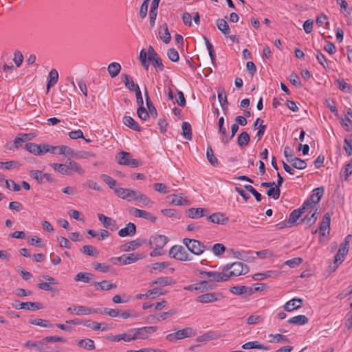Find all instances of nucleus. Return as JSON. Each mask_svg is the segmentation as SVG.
Wrapping results in <instances>:
<instances>
[{"label": "nucleus", "instance_id": "obj_10", "mask_svg": "<svg viewBox=\"0 0 352 352\" xmlns=\"http://www.w3.org/2000/svg\"><path fill=\"white\" fill-rule=\"evenodd\" d=\"M223 298L221 293H207L197 297L196 300L201 303H209Z\"/></svg>", "mask_w": 352, "mask_h": 352}, {"label": "nucleus", "instance_id": "obj_14", "mask_svg": "<svg viewBox=\"0 0 352 352\" xmlns=\"http://www.w3.org/2000/svg\"><path fill=\"white\" fill-rule=\"evenodd\" d=\"M166 199L168 201V203L171 205L175 206H186L189 205V201L186 199L184 198L180 195H170L166 197Z\"/></svg>", "mask_w": 352, "mask_h": 352}, {"label": "nucleus", "instance_id": "obj_60", "mask_svg": "<svg viewBox=\"0 0 352 352\" xmlns=\"http://www.w3.org/2000/svg\"><path fill=\"white\" fill-rule=\"evenodd\" d=\"M267 195L268 197H272L274 199H278L280 195V190L278 187H270V189L267 190Z\"/></svg>", "mask_w": 352, "mask_h": 352}, {"label": "nucleus", "instance_id": "obj_47", "mask_svg": "<svg viewBox=\"0 0 352 352\" xmlns=\"http://www.w3.org/2000/svg\"><path fill=\"white\" fill-rule=\"evenodd\" d=\"M300 216L301 215L298 213V210H294L289 214V217L287 221L288 226H293L294 225L299 224L300 223L298 222V220Z\"/></svg>", "mask_w": 352, "mask_h": 352}, {"label": "nucleus", "instance_id": "obj_7", "mask_svg": "<svg viewBox=\"0 0 352 352\" xmlns=\"http://www.w3.org/2000/svg\"><path fill=\"white\" fill-rule=\"evenodd\" d=\"M138 190L118 188L115 189V192L122 199L131 201L135 200Z\"/></svg>", "mask_w": 352, "mask_h": 352}, {"label": "nucleus", "instance_id": "obj_6", "mask_svg": "<svg viewBox=\"0 0 352 352\" xmlns=\"http://www.w3.org/2000/svg\"><path fill=\"white\" fill-rule=\"evenodd\" d=\"M199 274L207 277L210 281L225 282L228 280V276L223 270L221 272L200 270Z\"/></svg>", "mask_w": 352, "mask_h": 352}, {"label": "nucleus", "instance_id": "obj_62", "mask_svg": "<svg viewBox=\"0 0 352 352\" xmlns=\"http://www.w3.org/2000/svg\"><path fill=\"white\" fill-rule=\"evenodd\" d=\"M167 56L168 58L173 62H177L179 59V56L177 51L174 48L168 50Z\"/></svg>", "mask_w": 352, "mask_h": 352}, {"label": "nucleus", "instance_id": "obj_37", "mask_svg": "<svg viewBox=\"0 0 352 352\" xmlns=\"http://www.w3.org/2000/svg\"><path fill=\"white\" fill-rule=\"evenodd\" d=\"M250 141V137L249 134L245 131H243L242 133H241L237 138V144L241 147H244L247 146Z\"/></svg>", "mask_w": 352, "mask_h": 352}, {"label": "nucleus", "instance_id": "obj_25", "mask_svg": "<svg viewBox=\"0 0 352 352\" xmlns=\"http://www.w3.org/2000/svg\"><path fill=\"white\" fill-rule=\"evenodd\" d=\"M123 123L132 130L141 131V127L138 123L131 116H124L123 118Z\"/></svg>", "mask_w": 352, "mask_h": 352}, {"label": "nucleus", "instance_id": "obj_1", "mask_svg": "<svg viewBox=\"0 0 352 352\" xmlns=\"http://www.w3.org/2000/svg\"><path fill=\"white\" fill-rule=\"evenodd\" d=\"M223 271L228 276V280L232 276H239L248 273L249 267L241 262H234L232 264H226L223 267Z\"/></svg>", "mask_w": 352, "mask_h": 352}, {"label": "nucleus", "instance_id": "obj_61", "mask_svg": "<svg viewBox=\"0 0 352 352\" xmlns=\"http://www.w3.org/2000/svg\"><path fill=\"white\" fill-rule=\"evenodd\" d=\"M226 248L224 245L221 243H215L213 245L212 250L214 255L220 256L223 254V252L226 251Z\"/></svg>", "mask_w": 352, "mask_h": 352}, {"label": "nucleus", "instance_id": "obj_4", "mask_svg": "<svg viewBox=\"0 0 352 352\" xmlns=\"http://www.w3.org/2000/svg\"><path fill=\"white\" fill-rule=\"evenodd\" d=\"M183 243L190 252L195 255L201 254L206 249V246L196 239L185 238L183 239Z\"/></svg>", "mask_w": 352, "mask_h": 352}, {"label": "nucleus", "instance_id": "obj_32", "mask_svg": "<svg viewBox=\"0 0 352 352\" xmlns=\"http://www.w3.org/2000/svg\"><path fill=\"white\" fill-rule=\"evenodd\" d=\"M308 318L305 315H298L288 320V323L296 325H303L308 322Z\"/></svg>", "mask_w": 352, "mask_h": 352}, {"label": "nucleus", "instance_id": "obj_22", "mask_svg": "<svg viewBox=\"0 0 352 352\" xmlns=\"http://www.w3.org/2000/svg\"><path fill=\"white\" fill-rule=\"evenodd\" d=\"M145 242L146 241H142L139 239L131 241L122 245L123 250L126 252L135 250L142 246Z\"/></svg>", "mask_w": 352, "mask_h": 352}, {"label": "nucleus", "instance_id": "obj_29", "mask_svg": "<svg viewBox=\"0 0 352 352\" xmlns=\"http://www.w3.org/2000/svg\"><path fill=\"white\" fill-rule=\"evenodd\" d=\"M78 346L88 351L94 350L96 348L94 341L89 338L80 340L78 342Z\"/></svg>", "mask_w": 352, "mask_h": 352}, {"label": "nucleus", "instance_id": "obj_15", "mask_svg": "<svg viewBox=\"0 0 352 352\" xmlns=\"http://www.w3.org/2000/svg\"><path fill=\"white\" fill-rule=\"evenodd\" d=\"M168 241V238L165 235H157L151 236L149 241V245L154 244L156 248L162 249Z\"/></svg>", "mask_w": 352, "mask_h": 352}, {"label": "nucleus", "instance_id": "obj_8", "mask_svg": "<svg viewBox=\"0 0 352 352\" xmlns=\"http://www.w3.org/2000/svg\"><path fill=\"white\" fill-rule=\"evenodd\" d=\"M349 248L348 241H344L340 245L338 253L334 256V270L338 267V264L344 261V256L347 254Z\"/></svg>", "mask_w": 352, "mask_h": 352}, {"label": "nucleus", "instance_id": "obj_64", "mask_svg": "<svg viewBox=\"0 0 352 352\" xmlns=\"http://www.w3.org/2000/svg\"><path fill=\"white\" fill-rule=\"evenodd\" d=\"M302 263V259L300 257H295L292 259L287 260L285 262V264L289 267L293 268L300 265Z\"/></svg>", "mask_w": 352, "mask_h": 352}, {"label": "nucleus", "instance_id": "obj_28", "mask_svg": "<svg viewBox=\"0 0 352 352\" xmlns=\"http://www.w3.org/2000/svg\"><path fill=\"white\" fill-rule=\"evenodd\" d=\"M223 124L224 118L223 117H221L218 122L219 133L222 135L221 142L226 145L228 143V138L226 129L224 127Z\"/></svg>", "mask_w": 352, "mask_h": 352}, {"label": "nucleus", "instance_id": "obj_27", "mask_svg": "<svg viewBox=\"0 0 352 352\" xmlns=\"http://www.w3.org/2000/svg\"><path fill=\"white\" fill-rule=\"evenodd\" d=\"M44 342L43 340L40 342L28 341L24 345L27 348L36 349L38 351H45L47 349V346Z\"/></svg>", "mask_w": 352, "mask_h": 352}, {"label": "nucleus", "instance_id": "obj_34", "mask_svg": "<svg viewBox=\"0 0 352 352\" xmlns=\"http://www.w3.org/2000/svg\"><path fill=\"white\" fill-rule=\"evenodd\" d=\"M217 28L224 34L228 35L230 32V27L225 19H219L216 21Z\"/></svg>", "mask_w": 352, "mask_h": 352}, {"label": "nucleus", "instance_id": "obj_63", "mask_svg": "<svg viewBox=\"0 0 352 352\" xmlns=\"http://www.w3.org/2000/svg\"><path fill=\"white\" fill-rule=\"evenodd\" d=\"M137 114L138 117L143 120H146L148 118H149V113L144 107V106H140L138 107L137 110Z\"/></svg>", "mask_w": 352, "mask_h": 352}, {"label": "nucleus", "instance_id": "obj_23", "mask_svg": "<svg viewBox=\"0 0 352 352\" xmlns=\"http://www.w3.org/2000/svg\"><path fill=\"white\" fill-rule=\"evenodd\" d=\"M58 80V73L56 69H52L48 75L47 84V91L48 92L50 89L54 86Z\"/></svg>", "mask_w": 352, "mask_h": 352}, {"label": "nucleus", "instance_id": "obj_53", "mask_svg": "<svg viewBox=\"0 0 352 352\" xmlns=\"http://www.w3.org/2000/svg\"><path fill=\"white\" fill-rule=\"evenodd\" d=\"M69 171L71 173V170L78 173L79 175H82L84 173V170L81 167V166L76 162L75 161L70 160L68 163Z\"/></svg>", "mask_w": 352, "mask_h": 352}, {"label": "nucleus", "instance_id": "obj_30", "mask_svg": "<svg viewBox=\"0 0 352 352\" xmlns=\"http://www.w3.org/2000/svg\"><path fill=\"white\" fill-rule=\"evenodd\" d=\"M94 285L97 290L100 289L107 291L116 287V284L110 283L108 280H105L101 282H94Z\"/></svg>", "mask_w": 352, "mask_h": 352}, {"label": "nucleus", "instance_id": "obj_3", "mask_svg": "<svg viewBox=\"0 0 352 352\" xmlns=\"http://www.w3.org/2000/svg\"><path fill=\"white\" fill-rule=\"evenodd\" d=\"M195 336H196V331L191 327H186L178 330L175 333L168 334L166 336V340L170 342H175L179 340H182Z\"/></svg>", "mask_w": 352, "mask_h": 352}, {"label": "nucleus", "instance_id": "obj_19", "mask_svg": "<svg viewBox=\"0 0 352 352\" xmlns=\"http://www.w3.org/2000/svg\"><path fill=\"white\" fill-rule=\"evenodd\" d=\"M52 150V154L55 155H64L67 157H72L73 155V149L65 145L54 146Z\"/></svg>", "mask_w": 352, "mask_h": 352}, {"label": "nucleus", "instance_id": "obj_16", "mask_svg": "<svg viewBox=\"0 0 352 352\" xmlns=\"http://www.w3.org/2000/svg\"><path fill=\"white\" fill-rule=\"evenodd\" d=\"M136 233V226L133 223L129 222L126 224V226L124 228L120 229L118 231V234L121 237H125L127 236H133Z\"/></svg>", "mask_w": 352, "mask_h": 352}, {"label": "nucleus", "instance_id": "obj_40", "mask_svg": "<svg viewBox=\"0 0 352 352\" xmlns=\"http://www.w3.org/2000/svg\"><path fill=\"white\" fill-rule=\"evenodd\" d=\"M118 155L119 158L117 162L120 165L127 166V164H129V161L131 159V154L129 152L120 151L118 153Z\"/></svg>", "mask_w": 352, "mask_h": 352}, {"label": "nucleus", "instance_id": "obj_42", "mask_svg": "<svg viewBox=\"0 0 352 352\" xmlns=\"http://www.w3.org/2000/svg\"><path fill=\"white\" fill-rule=\"evenodd\" d=\"M93 276L94 275L90 273L79 272L75 276L74 280L76 281H82L87 283L91 281Z\"/></svg>", "mask_w": 352, "mask_h": 352}, {"label": "nucleus", "instance_id": "obj_59", "mask_svg": "<svg viewBox=\"0 0 352 352\" xmlns=\"http://www.w3.org/2000/svg\"><path fill=\"white\" fill-rule=\"evenodd\" d=\"M95 155L91 152L88 151H79V152H74L73 150V155L72 157L78 158V159H85L88 158L89 157H94Z\"/></svg>", "mask_w": 352, "mask_h": 352}, {"label": "nucleus", "instance_id": "obj_39", "mask_svg": "<svg viewBox=\"0 0 352 352\" xmlns=\"http://www.w3.org/2000/svg\"><path fill=\"white\" fill-rule=\"evenodd\" d=\"M182 135L184 138L187 140H192V129L190 124L187 122H183L182 123Z\"/></svg>", "mask_w": 352, "mask_h": 352}, {"label": "nucleus", "instance_id": "obj_55", "mask_svg": "<svg viewBox=\"0 0 352 352\" xmlns=\"http://www.w3.org/2000/svg\"><path fill=\"white\" fill-rule=\"evenodd\" d=\"M30 323L42 327L52 328L53 327V325L50 324L48 320L40 318L30 319Z\"/></svg>", "mask_w": 352, "mask_h": 352}, {"label": "nucleus", "instance_id": "obj_56", "mask_svg": "<svg viewBox=\"0 0 352 352\" xmlns=\"http://www.w3.org/2000/svg\"><path fill=\"white\" fill-rule=\"evenodd\" d=\"M140 258L141 257L140 256L139 254L135 253H131L126 255L125 254V258L124 261H123V265H128L135 263L139 259H140Z\"/></svg>", "mask_w": 352, "mask_h": 352}, {"label": "nucleus", "instance_id": "obj_45", "mask_svg": "<svg viewBox=\"0 0 352 352\" xmlns=\"http://www.w3.org/2000/svg\"><path fill=\"white\" fill-rule=\"evenodd\" d=\"M336 83L338 89L344 92L350 93L352 91V87L344 81V79H337Z\"/></svg>", "mask_w": 352, "mask_h": 352}, {"label": "nucleus", "instance_id": "obj_54", "mask_svg": "<svg viewBox=\"0 0 352 352\" xmlns=\"http://www.w3.org/2000/svg\"><path fill=\"white\" fill-rule=\"evenodd\" d=\"M100 177L102 178V179L103 180V182L109 186V187L111 188V189H113L114 191H115V189H116L117 188H116V184H117V182L116 180H115L114 179H113L111 177L107 175H105V174H102L100 175Z\"/></svg>", "mask_w": 352, "mask_h": 352}, {"label": "nucleus", "instance_id": "obj_51", "mask_svg": "<svg viewBox=\"0 0 352 352\" xmlns=\"http://www.w3.org/2000/svg\"><path fill=\"white\" fill-rule=\"evenodd\" d=\"M81 252L86 255L95 257L98 256V254L97 250L90 245H83L81 249Z\"/></svg>", "mask_w": 352, "mask_h": 352}, {"label": "nucleus", "instance_id": "obj_26", "mask_svg": "<svg viewBox=\"0 0 352 352\" xmlns=\"http://www.w3.org/2000/svg\"><path fill=\"white\" fill-rule=\"evenodd\" d=\"M122 80L123 82L124 83L125 87L129 89L131 91H135L136 89L137 86H138V84H135L132 78L126 74H123L121 76Z\"/></svg>", "mask_w": 352, "mask_h": 352}, {"label": "nucleus", "instance_id": "obj_5", "mask_svg": "<svg viewBox=\"0 0 352 352\" xmlns=\"http://www.w3.org/2000/svg\"><path fill=\"white\" fill-rule=\"evenodd\" d=\"M13 307H14L16 309H27V310H32L36 311L41 309H43V305L41 302H20L19 300H15L12 303Z\"/></svg>", "mask_w": 352, "mask_h": 352}, {"label": "nucleus", "instance_id": "obj_33", "mask_svg": "<svg viewBox=\"0 0 352 352\" xmlns=\"http://www.w3.org/2000/svg\"><path fill=\"white\" fill-rule=\"evenodd\" d=\"M206 209L202 208H191L188 209V217L191 219H198L205 215Z\"/></svg>", "mask_w": 352, "mask_h": 352}, {"label": "nucleus", "instance_id": "obj_17", "mask_svg": "<svg viewBox=\"0 0 352 352\" xmlns=\"http://www.w3.org/2000/svg\"><path fill=\"white\" fill-rule=\"evenodd\" d=\"M207 219L214 223L224 225L228 221V218L221 212H215L208 216Z\"/></svg>", "mask_w": 352, "mask_h": 352}, {"label": "nucleus", "instance_id": "obj_58", "mask_svg": "<svg viewBox=\"0 0 352 352\" xmlns=\"http://www.w3.org/2000/svg\"><path fill=\"white\" fill-rule=\"evenodd\" d=\"M204 40L206 42V47L208 50V53H209V56L210 57L211 61H212V64L214 65L216 59H215V53H214V50L213 49V46L206 37H204Z\"/></svg>", "mask_w": 352, "mask_h": 352}, {"label": "nucleus", "instance_id": "obj_46", "mask_svg": "<svg viewBox=\"0 0 352 352\" xmlns=\"http://www.w3.org/2000/svg\"><path fill=\"white\" fill-rule=\"evenodd\" d=\"M159 35L160 38L165 43H168L170 41L171 36L169 33L168 25L166 23H164L163 25V32L159 31Z\"/></svg>", "mask_w": 352, "mask_h": 352}, {"label": "nucleus", "instance_id": "obj_38", "mask_svg": "<svg viewBox=\"0 0 352 352\" xmlns=\"http://www.w3.org/2000/svg\"><path fill=\"white\" fill-rule=\"evenodd\" d=\"M51 166L54 168L55 170L58 171V173L63 175H71V173L69 171L68 164L54 163L52 164Z\"/></svg>", "mask_w": 352, "mask_h": 352}, {"label": "nucleus", "instance_id": "obj_18", "mask_svg": "<svg viewBox=\"0 0 352 352\" xmlns=\"http://www.w3.org/2000/svg\"><path fill=\"white\" fill-rule=\"evenodd\" d=\"M323 194L324 188L322 187L316 188L313 190V193L307 200L309 201L311 204L315 207V205L320 201Z\"/></svg>", "mask_w": 352, "mask_h": 352}, {"label": "nucleus", "instance_id": "obj_44", "mask_svg": "<svg viewBox=\"0 0 352 352\" xmlns=\"http://www.w3.org/2000/svg\"><path fill=\"white\" fill-rule=\"evenodd\" d=\"M316 212L317 209H316L314 212L313 209H311L308 212V214L305 217V218L302 219V221H306L307 224L311 226V225L315 223V222L317 220Z\"/></svg>", "mask_w": 352, "mask_h": 352}, {"label": "nucleus", "instance_id": "obj_9", "mask_svg": "<svg viewBox=\"0 0 352 352\" xmlns=\"http://www.w3.org/2000/svg\"><path fill=\"white\" fill-rule=\"evenodd\" d=\"M67 311L69 313H75L76 315H89L91 314H96L99 310H95L94 308L85 307L82 305L74 306L72 307L67 308Z\"/></svg>", "mask_w": 352, "mask_h": 352}, {"label": "nucleus", "instance_id": "obj_52", "mask_svg": "<svg viewBox=\"0 0 352 352\" xmlns=\"http://www.w3.org/2000/svg\"><path fill=\"white\" fill-rule=\"evenodd\" d=\"M135 198V201L142 202L145 206H151L153 204V201L150 198L140 191L138 192L137 197Z\"/></svg>", "mask_w": 352, "mask_h": 352}, {"label": "nucleus", "instance_id": "obj_41", "mask_svg": "<svg viewBox=\"0 0 352 352\" xmlns=\"http://www.w3.org/2000/svg\"><path fill=\"white\" fill-rule=\"evenodd\" d=\"M206 158L211 165L217 166L218 165V160L215 157L213 150L210 146H208L206 150Z\"/></svg>", "mask_w": 352, "mask_h": 352}, {"label": "nucleus", "instance_id": "obj_21", "mask_svg": "<svg viewBox=\"0 0 352 352\" xmlns=\"http://www.w3.org/2000/svg\"><path fill=\"white\" fill-rule=\"evenodd\" d=\"M302 305V300L301 298H293L287 302L284 305V309L286 311H292L294 309H299Z\"/></svg>", "mask_w": 352, "mask_h": 352}, {"label": "nucleus", "instance_id": "obj_11", "mask_svg": "<svg viewBox=\"0 0 352 352\" xmlns=\"http://www.w3.org/2000/svg\"><path fill=\"white\" fill-rule=\"evenodd\" d=\"M156 330H157V327H153V326L144 327L135 329V340L147 339L148 334L153 333Z\"/></svg>", "mask_w": 352, "mask_h": 352}, {"label": "nucleus", "instance_id": "obj_48", "mask_svg": "<svg viewBox=\"0 0 352 352\" xmlns=\"http://www.w3.org/2000/svg\"><path fill=\"white\" fill-rule=\"evenodd\" d=\"M95 310L100 311L96 312V314H106L112 318L117 317L120 315L119 311L118 309H115L104 308V309H102L98 308V309H95Z\"/></svg>", "mask_w": 352, "mask_h": 352}, {"label": "nucleus", "instance_id": "obj_31", "mask_svg": "<svg viewBox=\"0 0 352 352\" xmlns=\"http://www.w3.org/2000/svg\"><path fill=\"white\" fill-rule=\"evenodd\" d=\"M121 69L120 64L116 62L110 63L107 67L108 72L111 78L117 76L120 72Z\"/></svg>", "mask_w": 352, "mask_h": 352}, {"label": "nucleus", "instance_id": "obj_12", "mask_svg": "<svg viewBox=\"0 0 352 352\" xmlns=\"http://www.w3.org/2000/svg\"><path fill=\"white\" fill-rule=\"evenodd\" d=\"M129 212L135 217L148 219L153 223L155 222L157 219L156 217L153 216L150 212L144 210L131 208L129 210Z\"/></svg>", "mask_w": 352, "mask_h": 352}, {"label": "nucleus", "instance_id": "obj_49", "mask_svg": "<svg viewBox=\"0 0 352 352\" xmlns=\"http://www.w3.org/2000/svg\"><path fill=\"white\" fill-rule=\"evenodd\" d=\"M25 149L30 153L36 155H41V148L38 144L33 142H29L25 144Z\"/></svg>", "mask_w": 352, "mask_h": 352}, {"label": "nucleus", "instance_id": "obj_36", "mask_svg": "<svg viewBox=\"0 0 352 352\" xmlns=\"http://www.w3.org/2000/svg\"><path fill=\"white\" fill-rule=\"evenodd\" d=\"M289 163H290L294 168L300 170H303L307 167V163L305 161L298 157H294V159L289 160Z\"/></svg>", "mask_w": 352, "mask_h": 352}, {"label": "nucleus", "instance_id": "obj_2", "mask_svg": "<svg viewBox=\"0 0 352 352\" xmlns=\"http://www.w3.org/2000/svg\"><path fill=\"white\" fill-rule=\"evenodd\" d=\"M169 256L177 261H188L192 260L188 252L182 245H175L169 250Z\"/></svg>", "mask_w": 352, "mask_h": 352}, {"label": "nucleus", "instance_id": "obj_43", "mask_svg": "<svg viewBox=\"0 0 352 352\" xmlns=\"http://www.w3.org/2000/svg\"><path fill=\"white\" fill-rule=\"evenodd\" d=\"M173 283V280L172 278L164 276V277H160L157 278L155 280L152 281L151 285H159L161 287H164L166 285H170Z\"/></svg>", "mask_w": 352, "mask_h": 352}, {"label": "nucleus", "instance_id": "obj_13", "mask_svg": "<svg viewBox=\"0 0 352 352\" xmlns=\"http://www.w3.org/2000/svg\"><path fill=\"white\" fill-rule=\"evenodd\" d=\"M30 175L32 178L36 179L38 184L43 183L44 179L50 182H55L50 174L43 173V172L39 170H32L30 171Z\"/></svg>", "mask_w": 352, "mask_h": 352}, {"label": "nucleus", "instance_id": "obj_57", "mask_svg": "<svg viewBox=\"0 0 352 352\" xmlns=\"http://www.w3.org/2000/svg\"><path fill=\"white\" fill-rule=\"evenodd\" d=\"M214 338V333L213 331L207 332L201 336H199L196 338V341L198 342H204L212 340Z\"/></svg>", "mask_w": 352, "mask_h": 352}, {"label": "nucleus", "instance_id": "obj_35", "mask_svg": "<svg viewBox=\"0 0 352 352\" xmlns=\"http://www.w3.org/2000/svg\"><path fill=\"white\" fill-rule=\"evenodd\" d=\"M218 99L222 109L226 110L228 109V102L224 89L222 88L218 90Z\"/></svg>", "mask_w": 352, "mask_h": 352}, {"label": "nucleus", "instance_id": "obj_20", "mask_svg": "<svg viewBox=\"0 0 352 352\" xmlns=\"http://www.w3.org/2000/svg\"><path fill=\"white\" fill-rule=\"evenodd\" d=\"M230 292L235 295L247 294L251 296L253 294V289L247 286H234L230 289Z\"/></svg>", "mask_w": 352, "mask_h": 352}, {"label": "nucleus", "instance_id": "obj_50", "mask_svg": "<svg viewBox=\"0 0 352 352\" xmlns=\"http://www.w3.org/2000/svg\"><path fill=\"white\" fill-rule=\"evenodd\" d=\"M242 349H257L267 350L268 347L258 344L257 341H253V342H248L247 343H245L242 346Z\"/></svg>", "mask_w": 352, "mask_h": 352}, {"label": "nucleus", "instance_id": "obj_24", "mask_svg": "<svg viewBox=\"0 0 352 352\" xmlns=\"http://www.w3.org/2000/svg\"><path fill=\"white\" fill-rule=\"evenodd\" d=\"M330 223H331V217L329 213H327L324 215L322 218V221L320 223V228H319V233L321 236L325 235V231L327 230H329L330 228Z\"/></svg>", "mask_w": 352, "mask_h": 352}]
</instances>
